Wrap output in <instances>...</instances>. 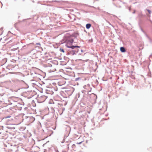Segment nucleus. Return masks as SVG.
<instances>
[{"label": "nucleus", "mask_w": 152, "mask_h": 152, "mask_svg": "<svg viewBox=\"0 0 152 152\" xmlns=\"http://www.w3.org/2000/svg\"><path fill=\"white\" fill-rule=\"evenodd\" d=\"M74 42L73 39L71 38H68L66 41L65 42L66 43V46L68 48H71L73 49L75 48H79L80 47L77 46H71Z\"/></svg>", "instance_id": "f257e3e1"}, {"label": "nucleus", "mask_w": 152, "mask_h": 152, "mask_svg": "<svg viewBox=\"0 0 152 152\" xmlns=\"http://www.w3.org/2000/svg\"><path fill=\"white\" fill-rule=\"evenodd\" d=\"M120 51L123 53L126 52V50L125 48L123 47H121L120 48Z\"/></svg>", "instance_id": "f03ea898"}, {"label": "nucleus", "mask_w": 152, "mask_h": 152, "mask_svg": "<svg viewBox=\"0 0 152 152\" xmlns=\"http://www.w3.org/2000/svg\"><path fill=\"white\" fill-rule=\"evenodd\" d=\"M72 151H76V145L75 144H73L72 146Z\"/></svg>", "instance_id": "7ed1b4c3"}, {"label": "nucleus", "mask_w": 152, "mask_h": 152, "mask_svg": "<svg viewBox=\"0 0 152 152\" xmlns=\"http://www.w3.org/2000/svg\"><path fill=\"white\" fill-rule=\"evenodd\" d=\"M91 26V25L90 23L87 24L86 25V27L87 29L89 28Z\"/></svg>", "instance_id": "20e7f679"}, {"label": "nucleus", "mask_w": 152, "mask_h": 152, "mask_svg": "<svg viewBox=\"0 0 152 152\" xmlns=\"http://www.w3.org/2000/svg\"><path fill=\"white\" fill-rule=\"evenodd\" d=\"M60 51L62 52L63 53L64 52V50L62 48H60Z\"/></svg>", "instance_id": "39448f33"}, {"label": "nucleus", "mask_w": 152, "mask_h": 152, "mask_svg": "<svg viewBox=\"0 0 152 152\" xmlns=\"http://www.w3.org/2000/svg\"><path fill=\"white\" fill-rule=\"evenodd\" d=\"M147 11L148 12L149 14H150L151 13V11L149 10H147Z\"/></svg>", "instance_id": "423d86ee"}, {"label": "nucleus", "mask_w": 152, "mask_h": 152, "mask_svg": "<svg viewBox=\"0 0 152 152\" xmlns=\"http://www.w3.org/2000/svg\"><path fill=\"white\" fill-rule=\"evenodd\" d=\"M82 142H82H82H77V143H76V144H80L81 143H82Z\"/></svg>", "instance_id": "0eeeda50"}, {"label": "nucleus", "mask_w": 152, "mask_h": 152, "mask_svg": "<svg viewBox=\"0 0 152 152\" xmlns=\"http://www.w3.org/2000/svg\"><path fill=\"white\" fill-rule=\"evenodd\" d=\"M69 145H68V149H69Z\"/></svg>", "instance_id": "6e6552de"}, {"label": "nucleus", "mask_w": 152, "mask_h": 152, "mask_svg": "<svg viewBox=\"0 0 152 152\" xmlns=\"http://www.w3.org/2000/svg\"><path fill=\"white\" fill-rule=\"evenodd\" d=\"M78 51V49H77V52Z\"/></svg>", "instance_id": "1a4fd4ad"}]
</instances>
